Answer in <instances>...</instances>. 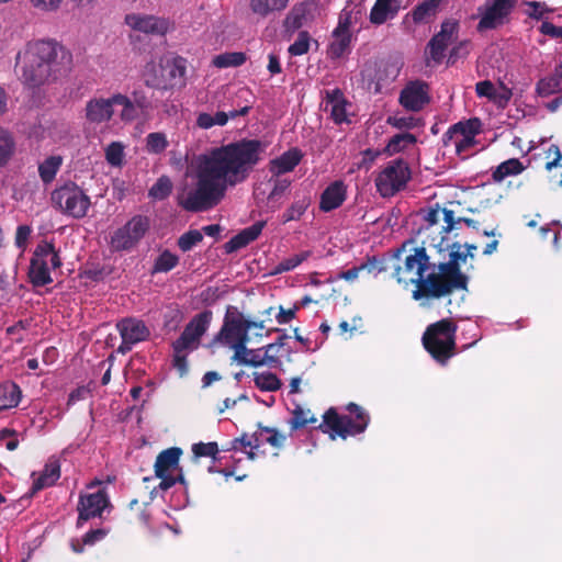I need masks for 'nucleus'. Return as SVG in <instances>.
Wrapping results in <instances>:
<instances>
[{"label":"nucleus","mask_w":562,"mask_h":562,"mask_svg":"<svg viewBox=\"0 0 562 562\" xmlns=\"http://www.w3.org/2000/svg\"><path fill=\"white\" fill-rule=\"evenodd\" d=\"M536 92L541 98L562 93V60L554 67L550 76L538 80Z\"/></svg>","instance_id":"nucleus-28"},{"label":"nucleus","mask_w":562,"mask_h":562,"mask_svg":"<svg viewBox=\"0 0 562 562\" xmlns=\"http://www.w3.org/2000/svg\"><path fill=\"white\" fill-rule=\"evenodd\" d=\"M254 382L259 390L266 392H276L282 385L280 379L272 372H255Z\"/></svg>","instance_id":"nucleus-44"},{"label":"nucleus","mask_w":562,"mask_h":562,"mask_svg":"<svg viewBox=\"0 0 562 562\" xmlns=\"http://www.w3.org/2000/svg\"><path fill=\"white\" fill-rule=\"evenodd\" d=\"M308 5L305 3L295 4L286 14L283 27L286 33H294L303 27L308 20Z\"/></svg>","instance_id":"nucleus-30"},{"label":"nucleus","mask_w":562,"mask_h":562,"mask_svg":"<svg viewBox=\"0 0 562 562\" xmlns=\"http://www.w3.org/2000/svg\"><path fill=\"white\" fill-rule=\"evenodd\" d=\"M167 85L164 88H175L186 86L187 60L183 57L177 56L168 60L164 66Z\"/></svg>","instance_id":"nucleus-24"},{"label":"nucleus","mask_w":562,"mask_h":562,"mask_svg":"<svg viewBox=\"0 0 562 562\" xmlns=\"http://www.w3.org/2000/svg\"><path fill=\"white\" fill-rule=\"evenodd\" d=\"M35 475L36 473L33 472L32 493H37L38 491L53 486L60 477V464L57 460H49L40 474L36 477Z\"/></svg>","instance_id":"nucleus-26"},{"label":"nucleus","mask_w":562,"mask_h":562,"mask_svg":"<svg viewBox=\"0 0 562 562\" xmlns=\"http://www.w3.org/2000/svg\"><path fill=\"white\" fill-rule=\"evenodd\" d=\"M15 139L13 134L0 126V168L5 167L15 153Z\"/></svg>","instance_id":"nucleus-38"},{"label":"nucleus","mask_w":562,"mask_h":562,"mask_svg":"<svg viewBox=\"0 0 562 562\" xmlns=\"http://www.w3.org/2000/svg\"><path fill=\"white\" fill-rule=\"evenodd\" d=\"M382 154L379 149L367 148L362 151V159L359 162V169L369 170L378 157Z\"/></svg>","instance_id":"nucleus-63"},{"label":"nucleus","mask_w":562,"mask_h":562,"mask_svg":"<svg viewBox=\"0 0 562 562\" xmlns=\"http://www.w3.org/2000/svg\"><path fill=\"white\" fill-rule=\"evenodd\" d=\"M116 328L122 338L117 351L123 355L130 352L134 345L147 340L150 336V330L146 324L134 317L121 319L116 324Z\"/></svg>","instance_id":"nucleus-16"},{"label":"nucleus","mask_w":562,"mask_h":562,"mask_svg":"<svg viewBox=\"0 0 562 562\" xmlns=\"http://www.w3.org/2000/svg\"><path fill=\"white\" fill-rule=\"evenodd\" d=\"M303 154L299 148H291L283 153L280 157L270 161V172L273 176H281L291 172L301 162Z\"/></svg>","instance_id":"nucleus-25"},{"label":"nucleus","mask_w":562,"mask_h":562,"mask_svg":"<svg viewBox=\"0 0 562 562\" xmlns=\"http://www.w3.org/2000/svg\"><path fill=\"white\" fill-rule=\"evenodd\" d=\"M48 258L52 269L61 267L59 251L53 241L41 240L33 252L29 267V279L34 286H44L53 282L48 267Z\"/></svg>","instance_id":"nucleus-8"},{"label":"nucleus","mask_w":562,"mask_h":562,"mask_svg":"<svg viewBox=\"0 0 562 562\" xmlns=\"http://www.w3.org/2000/svg\"><path fill=\"white\" fill-rule=\"evenodd\" d=\"M212 313L204 311L196 314L184 327L183 331L172 342V349L177 351H193L199 348L201 338L206 333L211 323Z\"/></svg>","instance_id":"nucleus-12"},{"label":"nucleus","mask_w":562,"mask_h":562,"mask_svg":"<svg viewBox=\"0 0 562 562\" xmlns=\"http://www.w3.org/2000/svg\"><path fill=\"white\" fill-rule=\"evenodd\" d=\"M114 114L110 98H92L86 103L85 117L92 124L109 122Z\"/></svg>","instance_id":"nucleus-21"},{"label":"nucleus","mask_w":562,"mask_h":562,"mask_svg":"<svg viewBox=\"0 0 562 562\" xmlns=\"http://www.w3.org/2000/svg\"><path fill=\"white\" fill-rule=\"evenodd\" d=\"M172 191V182L167 176H161L157 179V181L153 184V187L148 191L149 198L162 201L167 199Z\"/></svg>","instance_id":"nucleus-45"},{"label":"nucleus","mask_w":562,"mask_h":562,"mask_svg":"<svg viewBox=\"0 0 562 562\" xmlns=\"http://www.w3.org/2000/svg\"><path fill=\"white\" fill-rule=\"evenodd\" d=\"M482 122L479 117L460 121L451 125L442 135L445 148L452 147L462 159L469 157V151L476 145L475 136L480 134Z\"/></svg>","instance_id":"nucleus-9"},{"label":"nucleus","mask_w":562,"mask_h":562,"mask_svg":"<svg viewBox=\"0 0 562 562\" xmlns=\"http://www.w3.org/2000/svg\"><path fill=\"white\" fill-rule=\"evenodd\" d=\"M124 158V147L119 142H112L105 149V159L111 166H121Z\"/></svg>","instance_id":"nucleus-54"},{"label":"nucleus","mask_w":562,"mask_h":562,"mask_svg":"<svg viewBox=\"0 0 562 562\" xmlns=\"http://www.w3.org/2000/svg\"><path fill=\"white\" fill-rule=\"evenodd\" d=\"M32 228L29 225H20L16 228L15 232V246L21 249V251H24L27 246V240L31 236Z\"/></svg>","instance_id":"nucleus-62"},{"label":"nucleus","mask_w":562,"mask_h":562,"mask_svg":"<svg viewBox=\"0 0 562 562\" xmlns=\"http://www.w3.org/2000/svg\"><path fill=\"white\" fill-rule=\"evenodd\" d=\"M63 165V157L59 155L49 156L38 165V176L43 183L48 184L54 181L57 172Z\"/></svg>","instance_id":"nucleus-39"},{"label":"nucleus","mask_w":562,"mask_h":562,"mask_svg":"<svg viewBox=\"0 0 562 562\" xmlns=\"http://www.w3.org/2000/svg\"><path fill=\"white\" fill-rule=\"evenodd\" d=\"M311 205V196L308 194H296L291 205L282 213V223L299 221Z\"/></svg>","instance_id":"nucleus-35"},{"label":"nucleus","mask_w":562,"mask_h":562,"mask_svg":"<svg viewBox=\"0 0 562 562\" xmlns=\"http://www.w3.org/2000/svg\"><path fill=\"white\" fill-rule=\"evenodd\" d=\"M525 170V166L518 158H510L501 162L492 173L495 182H502L509 176H517Z\"/></svg>","instance_id":"nucleus-37"},{"label":"nucleus","mask_w":562,"mask_h":562,"mask_svg":"<svg viewBox=\"0 0 562 562\" xmlns=\"http://www.w3.org/2000/svg\"><path fill=\"white\" fill-rule=\"evenodd\" d=\"M168 147V140L164 133H149L146 137V149L151 154H160Z\"/></svg>","instance_id":"nucleus-51"},{"label":"nucleus","mask_w":562,"mask_h":562,"mask_svg":"<svg viewBox=\"0 0 562 562\" xmlns=\"http://www.w3.org/2000/svg\"><path fill=\"white\" fill-rule=\"evenodd\" d=\"M112 106L121 105L122 111L120 113V119L124 123H131L138 119L139 112L136 110L133 104V100L131 97L123 93H114L111 95Z\"/></svg>","instance_id":"nucleus-36"},{"label":"nucleus","mask_w":562,"mask_h":562,"mask_svg":"<svg viewBox=\"0 0 562 562\" xmlns=\"http://www.w3.org/2000/svg\"><path fill=\"white\" fill-rule=\"evenodd\" d=\"M459 29V22L453 19H447L441 23L440 31L430 38L426 47V54L432 61H442L446 49L458 38Z\"/></svg>","instance_id":"nucleus-14"},{"label":"nucleus","mask_w":562,"mask_h":562,"mask_svg":"<svg viewBox=\"0 0 562 562\" xmlns=\"http://www.w3.org/2000/svg\"><path fill=\"white\" fill-rule=\"evenodd\" d=\"M441 215H442L445 225L440 226V229H438V235H436L435 237H446L443 234H448L454 227L456 221H454V212L452 210L441 209Z\"/></svg>","instance_id":"nucleus-60"},{"label":"nucleus","mask_w":562,"mask_h":562,"mask_svg":"<svg viewBox=\"0 0 562 562\" xmlns=\"http://www.w3.org/2000/svg\"><path fill=\"white\" fill-rule=\"evenodd\" d=\"M317 418L311 414L307 409H303L301 406H296L292 412V418L289 424L292 430H296L305 427L307 424H315Z\"/></svg>","instance_id":"nucleus-49"},{"label":"nucleus","mask_w":562,"mask_h":562,"mask_svg":"<svg viewBox=\"0 0 562 562\" xmlns=\"http://www.w3.org/2000/svg\"><path fill=\"white\" fill-rule=\"evenodd\" d=\"M71 55L54 40L29 41L16 55L20 80L31 89L55 82L67 72Z\"/></svg>","instance_id":"nucleus-2"},{"label":"nucleus","mask_w":562,"mask_h":562,"mask_svg":"<svg viewBox=\"0 0 562 562\" xmlns=\"http://www.w3.org/2000/svg\"><path fill=\"white\" fill-rule=\"evenodd\" d=\"M387 123L400 130H411L418 125V120L413 116H390Z\"/></svg>","instance_id":"nucleus-57"},{"label":"nucleus","mask_w":562,"mask_h":562,"mask_svg":"<svg viewBox=\"0 0 562 562\" xmlns=\"http://www.w3.org/2000/svg\"><path fill=\"white\" fill-rule=\"evenodd\" d=\"M539 32L551 38L562 41V26H557L549 21H543L539 27Z\"/></svg>","instance_id":"nucleus-64"},{"label":"nucleus","mask_w":562,"mask_h":562,"mask_svg":"<svg viewBox=\"0 0 562 562\" xmlns=\"http://www.w3.org/2000/svg\"><path fill=\"white\" fill-rule=\"evenodd\" d=\"M22 397L20 386L12 382L7 381L0 384V412L14 408L19 405Z\"/></svg>","instance_id":"nucleus-31"},{"label":"nucleus","mask_w":562,"mask_h":562,"mask_svg":"<svg viewBox=\"0 0 562 562\" xmlns=\"http://www.w3.org/2000/svg\"><path fill=\"white\" fill-rule=\"evenodd\" d=\"M150 220L145 215H134L125 225L115 229L109 243L112 252L131 251L149 231Z\"/></svg>","instance_id":"nucleus-10"},{"label":"nucleus","mask_w":562,"mask_h":562,"mask_svg":"<svg viewBox=\"0 0 562 562\" xmlns=\"http://www.w3.org/2000/svg\"><path fill=\"white\" fill-rule=\"evenodd\" d=\"M217 338L227 344L234 351L243 349L249 342L248 326L241 313L226 315Z\"/></svg>","instance_id":"nucleus-15"},{"label":"nucleus","mask_w":562,"mask_h":562,"mask_svg":"<svg viewBox=\"0 0 562 562\" xmlns=\"http://www.w3.org/2000/svg\"><path fill=\"white\" fill-rule=\"evenodd\" d=\"M265 225L266 222L259 221L241 229L238 234L233 236L228 241L224 244L225 252L233 254L255 241L260 236Z\"/></svg>","instance_id":"nucleus-22"},{"label":"nucleus","mask_w":562,"mask_h":562,"mask_svg":"<svg viewBox=\"0 0 562 562\" xmlns=\"http://www.w3.org/2000/svg\"><path fill=\"white\" fill-rule=\"evenodd\" d=\"M417 142V138L414 134L411 133H401L395 134L387 143L384 153L389 155L397 154L411 145H414Z\"/></svg>","instance_id":"nucleus-42"},{"label":"nucleus","mask_w":562,"mask_h":562,"mask_svg":"<svg viewBox=\"0 0 562 562\" xmlns=\"http://www.w3.org/2000/svg\"><path fill=\"white\" fill-rule=\"evenodd\" d=\"M109 505V496L104 488L99 490L95 493L81 495L77 506V526L81 527L89 519L100 517L104 508Z\"/></svg>","instance_id":"nucleus-18"},{"label":"nucleus","mask_w":562,"mask_h":562,"mask_svg":"<svg viewBox=\"0 0 562 562\" xmlns=\"http://www.w3.org/2000/svg\"><path fill=\"white\" fill-rule=\"evenodd\" d=\"M330 111V116L335 123L341 124L347 121L346 101L344 94L339 89L327 93L326 110Z\"/></svg>","instance_id":"nucleus-33"},{"label":"nucleus","mask_w":562,"mask_h":562,"mask_svg":"<svg viewBox=\"0 0 562 562\" xmlns=\"http://www.w3.org/2000/svg\"><path fill=\"white\" fill-rule=\"evenodd\" d=\"M267 145L257 138H241L200 155L195 166V187L178 198V204L192 213L218 205L228 188L247 181L266 154Z\"/></svg>","instance_id":"nucleus-1"},{"label":"nucleus","mask_w":562,"mask_h":562,"mask_svg":"<svg viewBox=\"0 0 562 562\" xmlns=\"http://www.w3.org/2000/svg\"><path fill=\"white\" fill-rule=\"evenodd\" d=\"M346 200V186L342 181H334L321 194L319 209L330 212L338 209Z\"/></svg>","instance_id":"nucleus-23"},{"label":"nucleus","mask_w":562,"mask_h":562,"mask_svg":"<svg viewBox=\"0 0 562 562\" xmlns=\"http://www.w3.org/2000/svg\"><path fill=\"white\" fill-rule=\"evenodd\" d=\"M179 263V257L169 250H164L155 260L153 273L169 272Z\"/></svg>","instance_id":"nucleus-46"},{"label":"nucleus","mask_w":562,"mask_h":562,"mask_svg":"<svg viewBox=\"0 0 562 562\" xmlns=\"http://www.w3.org/2000/svg\"><path fill=\"white\" fill-rule=\"evenodd\" d=\"M346 408L351 416L339 415L334 407L328 408L323 415V423L318 428L329 434L331 439L337 436L341 439L357 436L362 434L369 425L370 416L361 406L349 403Z\"/></svg>","instance_id":"nucleus-5"},{"label":"nucleus","mask_w":562,"mask_h":562,"mask_svg":"<svg viewBox=\"0 0 562 562\" xmlns=\"http://www.w3.org/2000/svg\"><path fill=\"white\" fill-rule=\"evenodd\" d=\"M475 92L480 98H487L488 100H496L497 93L492 81L483 80L475 85Z\"/></svg>","instance_id":"nucleus-58"},{"label":"nucleus","mask_w":562,"mask_h":562,"mask_svg":"<svg viewBox=\"0 0 562 562\" xmlns=\"http://www.w3.org/2000/svg\"><path fill=\"white\" fill-rule=\"evenodd\" d=\"M398 101L406 110H423L430 102L429 85L423 80L409 81L401 91Z\"/></svg>","instance_id":"nucleus-19"},{"label":"nucleus","mask_w":562,"mask_h":562,"mask_svg":"<svg viewBox=\"0 0 562 562\" xmlns=\"http://www.w3.org/2000/svg\"><path fill=\"white\" fill-rule=\"evenodd\" d=\"M331 37L333 40L327 49V56L330 59H339L350 52L351 32L338 31L335 29Z\"/></svg>","instance_id":"nucleus-29"},{"label":"nucleus","mask_w":562,"mask_h":562,"mask_svg":"<svg viewBox=\"0 0 562 562\" xmlns=\"http://www.w3.org/2000/svg\"><path fill=\"white\" fill-rule=\"evenodd\" d=\"M192 452L195 458L211 457L216 460L218 453V445L215 441L198 442L192 446Z\"/></svg>","instance_id":"nucleus-55"},{"label":"nucleus","mask_w":562,"mask_h":562,"mask_svg":"<svg viewBox=\"0 0 562 562\" xmlns=\"http://www.w3.org/2000/svg\"><path fill=\"white\" fill-rule=\"evenodd\" d=\"M311 256V251L305 250L300 254H295L289 258L281 260L273 269L272 274H280L283 272L291 271L300 266Z\"/></svg>","instance_id":"nucleus-47"},{"label":"nucleus","mask_w":562,"mask_h":562,"mask_svg":"<svg viewBox=\"0 0 562 562\" xmlns=\"http://www.w3.org/2000/svg\"><path fill=\"white\" fill-rule=\"evenodd\" d=\"M458 326L450 318L430 324L423 335V346L440 364H446L456 353V333Z\"/></svg>","instance_id":"nucleus-6"},{"label":"nucleus","mask_w":562,"mask_h":562,"mask_svg":"<svg viewBox=\"0 0 562 562\" xmlns=\"http://www.w3.org/2000/svg\"><path fill=\"white\" fill-rule=\"evenodd\" d=\"M125 23L132 30L148 35L164 36L171 29V23L168 19L143 13L126 14Z\"/></svg>","instance_id":"nucleus-17"},{"label":"nucleus","mask_w":562,"mask_h":562,"mask_svg":"<svg viewBox=\"0 0 562 562\" xmlns=\"http://www.w3.org/2000/svg\"><path fill=\"white\" fill-rule=\"evenodd\" d=\"M526 4L531 8V11L528 12V16L533 20H541L546 13H550L553 10L548 8L544 2L539 1H528Z\"/></svg>","instance_id":"nucleus-59"},{"label":"nucleus","mask_w":562,"mask_h":562,"mask_svg":"<svg viewBox=\"0 0 562 562\" xmlns=\"http://www.w3.org/2000/svg\"><path fill=\"white\" fill-rule=\"evenodd\" d=\"M262 427L263 426L259 425V430L254 432L251 438L247 440V442L245 443V447L250 448V451L247 454L248 458L251 460H254L256 457L255 450H259V448L266 442V432L262 431Z\"/></svg>","instance_id":"nucleus-56"},{"label":"nucleus","mask_w":562,"mask_h":562,"mask_svg":"<svg viewBox=\"0 0 562 562\" xmlns=\"http://www.w3.org/2000/svg\"><path fill=\"white\" fill-rule=\"evenodd\" d=\"M262 431L266 432V442L271 445L274 448H281L283 442L285 441V436L280 434L276 428L272 427H262Z\"/></svg>","instance_id":"nucleus-61"},{"label":"nucleus","mask_w":562,"mask_h":562,"mask_svg":"<svg viewBox=\"0 0 562 562\" xmlns=\"http://www.w3.org/2000/svg\"><path fill=\"white\" fill-rule=\"evenodd\" d=\"M441 0H424L412 11V19L415 23H422L426 18L434 14Z\"/></svg>","instance_id":"nucleus-48"},{"label":"nucleus","mask_w":562,"mask_h":562,"mask_svg":"<svg viewBox=\"0 0 562 562\" xmlns=\"http://www.w3.org/2000/svg\"><path fill=\"white\" fill-rule=\"evenodd\" d=\"M181 456L182 449L179 447H171L159 452L154 464L155 475L162 476L164 473L178 469Z\"/></svg>","instance_id":"nucleus-27"},{"label":"nucleus","mask_w":562,"mask_h":562,"mask_svg":"<svg viewBox=\"0 0 562 562\" xmlns=\"http://www.w3.org/2000/svg\"><path fill=\"white\" fill-rule=\"evenodd\" d=\"M409 179L411 169L408 164L402 158H396L387 162L376 176L374 183L381 196L389 198L404 189Z\"/></svg>","instance_id":"nucleus-11"},{"label":"nucleus","mask_w":562,"mask_h":562,"mask_svg":"<svg viewBox=\"0 0 562 562\" xmlns=\"http://www.w3.org/2000/svg\"><path fill=\"white\" fill-rule=\"evenodd\" d=\"M411 243L412 241L404 243L392 255V259L398 261V263L394 266L393 277L398 283H402L405 286L415 285V290L412 293L414 300H439V292L428 286L430 273L425 277V272L429 268L436 267V265L430 262V258L426 252L428 241L423 239V246L414 247L402 259V256L406 252L407 245Z\"/></svg>","instance_id":"nucleus-3"},{"label":"nucleus","mask_w":562,"mask_h":562,"mask_svg":"<svg viewBox=\"0 0 562 562\" xmlns=\"http://www.w3.org/2000/svg\"><path fill=\"white\" fill-rule=\"evenodd\" d=\"M202 240L203 235L201 231L190 229L178 238L177 245L181 251L187 252L190 251L198 244H200Z\"/></svg>","instance_id":"nucleus-50"},{"label":"nucleus","mask_w":562,"mask_h":562,"mask_svg":"<svg viewBox=\"0 0 562 562\" xmlns=\"http://www.w3.org/2000/svg\"><path fill=\"white\" fill-rule=\"evenodd\" d=\"M517 0H494L477 8L480 21L476 25L477 32L495 30L505 23L507 16L515 8Z\"/></svg>","instance_id":"nucleus-13"},{"label":"nucleus","mask_w":562,"mask_h":562,"mask_svg":"<svg viewBox=\"0 0 562 562\" xmlns=\"http://www.w3.org/2000/svg\"><path fill=\"white\" fill-rule=\"evenodd\" d=\"M290 0H249L251 12L261 19L268 18L270 14L283 11Z\"/></svg>","instance_id":"nucleus-32"},{"label":"nucleus","mask_w":562,"mask_h":562,"mask_svg":"<svg viewBox=\"0 0 562 562\" xmlns=\"http://www.w3.org/2000/svg\"><path fill=\"white\" fill-rule=\"evenodd\" d=\"M52 205L64 215L83 218L91 206L90 196L76 182L68 181L50 194Z\"/></svg>","instance_id":"nucleus-7"},{"label":"nucleus","mask_w":562,"mask_h":562,"mask_svg":"<svg viewBox=\"0 0 562 562\" xmlns=\"http://www.w3.org/2000/svg\"><path fill=\"white\" fill-rule=\"evenodd\" d=\"M440 216L441 209H439L438 206L435 209H429L424 214L425 225H423L419 228V233L426 235L424 239H426L428 243L431 240V238L435 237L432 236L434 234L438 235V229H440V226H438L440 222Z\"/></svg>","instance_id":"nucleus-40"},{"label":"nucleus","mask_w":562,"mask_h":562,"mask_svg":"<svg viewBox=\"0 0 562 562\" xmlns=\"http://www.w3.org/2000/svg\"><path fill=\"white\" fill-rule=\"evenodd\" d=\"M131 98L139 115L146 114L153 109L151 101L143 88L134 89L131 93Z\"/></svg>","instance_id":"nucleus-52"},{"label":"nucleus","mask_w":562,"mask_h":562,"mask_svg":"<svg viewBox=\"0 0 562 562\" xmlns=\"http://www.w3.org/2000/svg\"><path fill=\"white\" fill-rule=\"evenodd\" d=\"M363 11L364 9L360 3L348 2L339 15L336 29L350 32V27L361 19Z\"/></svg>","instance_id":"nucleus-34"},{"label":"nucleus","mask_w":562,"mask_h":562,"mask_svg":"<svg viewBox=\"0 0 562 562\" xmlns=\"http://www.w3.org/2000/svg\"><path fill=\"white\" fill-rule=\"evenodd\" d=\"M263 349L265 353L261 355V349L252 350L248 349L247 346H244L243 349L240 348L234 351L232 361L254 368L265 364L270 368H277L281 363L280 359L278 356L270 355V351L274 349V345H267Z\"/></svg>","instance_id":"nucleus-20"},{"label":"nucleus","mask_w":562,"mask_h":562,"mask_svg":"<svg viewBox=\"0 0 562 562\" xmlns=\"http://www.w3.org/2000/svg\"><path fill=\"white\" fill-rule=\"evenodd\" d=\"M398 8L376 0L370 12V22L375 25L383 24L389 18L397 14Z\"/></svg>","instance_id":"nucleus-41"},{"label":"nucleus","mask_w":562,"mask_h":562,"mask_svg":"<svg viewBox=\"0 0 562 562\" xmlns=\"http://www.w3.org/2000/svg\"><path fill=\"white\" fill-rule=\"evenodd\" d=\"M310 34L306 31H301L297 38L288 48L291 56H301L308 52L310 48Z\"/></svg>","instance_id":"nucleus-53"},{"label":"nucleus","mask_w":562,"mask_h":562,"mask_svg":"<svg viewBox=\"0 0 562 562\" xmlns=\"http://www.w3.org/2000/svg\"><path fill=\"white\" fill-rule=\"evenodd\" d=\"M247 56L243 52H231L216 55L212 64L217 68L238 67L245 64Z\"/></svg>","instance_id":"nucleus-43"},{"label":"nucleus","mask_w":562,"mask_h":562,"mask_svg":"<svg viewBox=\"0 0 562 562\" xmlns=\"http://www.w3.org/2000/svg\"><path fill=\"white\" fill-rule=\"evenodd\" d=\"M428 246L437 248L439 254L448 251V260L439 262L437 271L430 272L428 286L438 291L440 299L456 291H468L469 277L462 272L461 263L474 255L464 252L463 246L457 241L450 244L447 237H434Z\"/></svg>","instance_id":"nucleus-4"}]
</instances>
